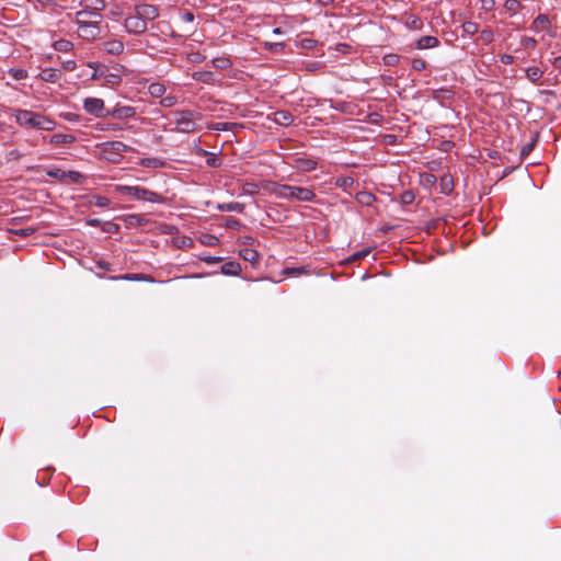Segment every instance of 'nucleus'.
<instances>
[{"instance_id": "de8ad7c7", "label": "nucleus", "mask_w": 561, "mask_h": 561, "mask_svg": "<svg viewBox=\"0 0 561 561\" xmlns=\"http://www.w3.org/2000/svg\"><path fill=\"white\" fill-rule=\"evenodd\" d=\"M462 30L469 35H473L478 32V24L474 22L467 21L462 24Z\"/></svg>"}, {"instance_id": "423d86ee", "label": "nucleus", "mask_w": 561, "mask_h": 561, "mask_svg": "<svg viewBox=\"0 0 561 561\" xmlns=\"http://www.w3.org/2000/svg\"><path fill=\"white\" fill-rule=\"evenodd\" d=\"M100 23L99 21H93V23L77 24L79 36L85 41H94L101 34Z\"/></svg>"}, {"instance_id": "c85d7f7f", "label": "nucleus", "mask_w": 561, "mask_h": 561, "mask_svg": "<svg viewBox=\"0 0 561 561\" xmlns=\"http://www.w3.org/2000/svg\"><path fill=\"white\" fill-rule=\"evenodd\" d=\"M538 138H539L538 133L534 134L531 141L522 147L520 153H519L522 160L526 159L529 156V153L534 150V148L538 141Z\"/></svg>"}, {"instance_id": "4d7b16f0", "label": "nucleus", "mask_w": 561, "mask_h": 561, "mask_svg": "<svg viewBox=\"0 0 561 561\" xmlns=\"http://www.w3.org/2000/svg\"><path fill=\"white\" fill-rule=\"evenodd\" d=\"M35 232L34 228H21L16 230H12V233L20 236V237H28Z\"/></svg>"}, {"instance_id": "a211bd4d", "label": "nucleus", "mask_w": 561, "mask_h": 561, "mask_svg": "<svg viewBox=\"0 0 561 561\" xmlns=\"http://www.w3.org/2000/svg\"><path fill=\"white\" fill-rule=\"evenodd\" d=\"M61 76L60 70L55 68H45L41 71L39 77L46 82H56Z\"/></svg>"}, {"instance_id": "c9c22d12", "label": "nucleus", "mask_w": 561, "mask_h": 561, "mask_svg": "<svg viewBox=\"0 0 561 561\" xmlns=\"http://www.w3.org/2000/svg\"><path fill=\"white\" fill-rule=\"evenodd\" d=\"M8 73L14 79V80H23L27 78V71L22 68H11L8 70Z\"/></svg>"}, {"instance_id": "69168bd1", "label": "nucleus", "mask_w": 561, "mask_h": 561, "mask_svg": "<svg viewBox=\"0 0 561 561\" xmlns=\"http://www.w3.org/2000/svg\"><path fill=\"white\" fill-rule=\"evenodd\" d=\"M65 118L69 122H73L79 119V115L75 113H67L65 114Z\"/></svg>"}, {"instance_id": "37998d69", "label": "nucleus", "mask_w": 561, "mask_h": 561, "mask_svg": "<svg viewBox=\"0 0 561 561\" xmlns=\"http://www.w3.org/2000/svg\"><path fill=\"white\" fill-rule=\"evenodd\" d=\"M90 203L98 207L103 208V207H107L110 205L111 201L105 196L96 195V196H93V201H91Z\"/></svg>"}, {"instance_id": "7ed1b4c3", "label": "nucleus", "mask_w": 561, "mask_h": 561, "mask_svg": "<svg viewBox=\"0 0 561 561\" xmlns=\"http://www.w3.org/2000/svg\"><path fill=\"white\" fill-rule=\"evenodd\" d=\"M195 113L191 110H185L176 113L175 119V130L179 133H193L196 129V124L194 123Z\"/></svg>"}, {"instance_id": "79ce46f5", "label": "nucleus", "mask_w": 561, "mask_h": 561, "mask_svg": "<svg viewBox=\"0 0 561 561\" xmlns=\"http://www.w3.org/2000/svg\"><path fill=\"white\" fill-rule=\"evenodd\" d=\"M415 199V194L412 191H404L400 195V202L402 205H411Z\"/></svg>"}, {"instance_id": "f3484780", "label": "nucleus", "mask_w": 561, "mask_h": 561, "mask_svg": "<svg viewBox=\"0 0 561 561\" xmlns=\"http://www.w3.org/2000/svg\"><path fill=\"white\" fill-rule=\"evenodd\" d=\"M440 193L449 195L454 191V179L450 174H444L439 179Z\"/></svg>"}, {"instance_id": "72a5a7b5", "label": "nucleus", "mask_w": 561, "mask_h": 561, "mask_svg": "<svg viewBox=\"0 0 561 561\" xmlns=\"http://www.w3.org/2000/svg\"><path fill=\"white\" fill-rule=\"evenodd\" d=\"M542 73L543 72L539 68H537V67H529L526 70L527 78L531 82H537L542 77Z\"/></svg>"}, {"instance_id": "6ab92c4d", "label": "nucleus", "mask_w": 561, "mask_h": 561, "mask_svg": "<svg viewBox=\"0 0 561 561\" xmlns=\"http://www.w3.org/2000/svg\"><path fill=\"white\" fill-rule=\"evenodd\" d=\"M76 141V137L70 134H54L50 137V144L53 145H71Z\"/></svg>"}, {"instance_id": "0e129e2a", "label": "nucleus", "mask_w": 561, "mask_h": 561, "mask_svg": "<svg viewBox=\"0 0 561 561\" xmlns=\"http://www.w3.org/2000/svg\"><path fill=\"white\" fill-rule=\"evenodd\" d=\"M96 264H98V267H100L101 270H104V271L111 270V264L106 261H99Z\"/></svg>"}, {"instance_id": "473e14b6", "label": "nucleus", "mask_w": 561, "mask_h": 561, "mask_svg": "<svg viewBox=\"0 0 561 561\" xmlns=\"http://www.w3.org/2000/svg\"><path fill=\"white\" fill-rule=\"evenodd\" d=\"M55 122L41 114V119L37 129L39 130H53L55 128Z\"/></svg>"}, {"instance_id": "2f4dec72", "label": "nucleus", "mask_w": 561, "mask_h": 561, "mask_svg": "<svg viewBox=\"0 0 561 561\" xmlns=\"http://www.w3.org/2000/svg\"><path fill=\"white\" fill-rule=\"evenodd\" d=\"M148 91L153 98H161L165 93V87L162 83L153 82L149 85Z\"/></svg>"}, {"instance_id": "3c124183", "label": "nucleus", "mask_w": 561, "mask_h": 561, "mask_svg": "<svg viewBox=\"0 0 561 561\" xmlns=\"http://www.w3.org/2000/svg\"><path fill=\"white\" fill-rule=\"evenodd\" d=\"M504 7L508 12H516L520 8V2L518 0H506Z\"/></svg>"}, {"instance_id": "774afa93", "label": "nucleus", "mask_w": 561, "mask_h": 561, "mask_svg": "<svg viewBox=\"0 0 561 561\" xmlns=\"http://www.w3.org/2000/svg\"><path fill=\"white\" fill-rule=\"evenodd\" d=\"M552 65L554 68L561 69V56L556 57L552 60Z\"/></svg>"}, {"instance_id": "603ef678", "label": "nucleus", "mask_w": 561, "mask_h": 561, "mask_svg": "<svg viewBox=\"0 0 561 561\" xmlns=\"http://www.w3.org/2000/svg\"><path fill=\"white\" fill-rule=\"evenodd\" d=\"M176 102H178V100L174 95H167V96L162 98V100L160 101V104L164 107H171V106L175 105Z\"/></svg>"}, {"instance_id": "58836bf2", "label": "nucleus", "mask_w": 561, "mask_h": 561, "mask_svg": "<svg viewBox=\"0 0 561 561\" xmlns=\"http://www.w3.org/2000/svg\"><path fill=\"white\" fill-rule=\"evenodd\" d=\"M354 182H355L354 179L351 176H341V178L336 179L335 185L337 187H342V188L346 190V188L353 186Z\"/></svg>"}, {"instance_id": "680f3d73", "label": "nucleus", "mask_w": 561, "mask_h": 561, "mask_svg": "<svg viewBox=\"0 0 561 561\" xmlns=\"http://www.w3.org/2000/svg\"><path fill=\"white\" fill-rule=\"evenodd\" d=\"M85 222H87V225L92 226V227H101L102 228V225H103L102 220L99 218H89V219H87Z\"/></svg>"}, {"instance_id": "13d9d810", "label": "nucleus", "mask_w": 561, "mask_h": 561, "mask_svg": "<svg viewBox=\"0 0 561 561\" xmlns=\"http://www.w3.org/2000/svg\"><path fill=\"white\" fill-rule=\"evenodd\" d=\"M71 46H72V44L68 41H58L55 44V48L57 50H64V51H67Z\"/></svg>"}, {"instance_id": "c756f323", "label": "nucleus", "mask_w": 561, "mask_h": 561, "mask_svg": "<svg viewBox=\"0 0 561 561\" xmlns=\"http://www.w3.org/2000/svg\"><path fill=\"white\" fill-rule=\"evenodd\" d=\"M309 266H299V267H285L283 271L284 275L287 276H300L302 274H309Z\"/></svg>"}, {"instance_id": "ea45409f", "label": "nucleus", "mask_w": 561, "mask_h": 561, "mask_svg": "<svg viewBox=\"0 0 561 561\" xmlns=\"http://www.w3.org/2000/svg\"><path fill=\"white\" fill-rule=\"evenodd\" d=\"M407 25L412 30H421L423 26V22L419 16L410 15L407 20Z\"/></svg>"}, {"instance_id": "39448f33", "label": "nucleus", "mask_w": 561, "mask_h": 561, "mask_svg": "<svg viewBox=\"0 0 561 561\" xmlns=\"http://www.w3.org/2000/svg\"><path fill=\"white\" fill-rule=\"evenodd\" d=\"M15 119L21 126L37 129L41 114L28 111V110H16Z\"/></svg>"}, {"instance_id": "ddd939ff", "label": "nucleus", "mask_w": 561, "mask_h": 561, "mask_svg": "<svg viewBox=\"0 0 561 561\" xmlns=\"http://www.w3.org/2000/svg\"><path fill=\"white\" fill-rule=\"evenodd\" d=\"M102 45H103V49L107 54L115 55V56L122 54L124 50V44L122 41H118V39L106 41Z\"/></svg>"}, {"instance_id": "4c0bfd02", "label": "nucleus", "mask_w": 561, "mask_h": 561, "mask_svg": "<svg viewBox=\"0 0 561 561\" xmlns=\"http://www.w3.org/2000/svg\"><path fill=\"white\" fill-rule=\"evenodd\" d=\"M211 64L217 69H227L230 67L231 62L228 58L225 57H218L211 60Z\"/></svg>"}, {"instance_id": "2eb2a0df", "label": "nucleus", "mask_w": 561, "mask_h": 561, "mask_svg": "<svg viewBox=\"0 0 561 561\" xmlns=\"http://www.w3.org/2000/svg\"><path fill=\"white\" fill-rule=\"evenodd\" d=\"M438 45H439L438 38L435 37V36H431V35L422 36L416 42V48L417 49L433 48V47H436Z\"/></svg>"}, {"instance_id": "e2e57ef3", "label": "nucleus", "mask_w": 561, "mask_h": 561, "mask_svg": "<svg viewBox=\"0 0 561 561\" xmlns=\"http://www.w3.org/2000/svg\"><path fill=\"white\" fill-rule=\"evenodd\" d=\"M62 65L67 71H73L77 67V64L75 60H67Z\"/></svg>"}, {"instance_id": "864d4df0", "label": "nucleus", "mask_w": 561, "mask_h": 561, "mask_svg": "<svg viewBox=\"0 0 561 561\" xmlns=\"http://www.w3.org/2000/svg\"><path fill=\"white\" fill-rule=\"evenodd\" d=\"M522 45L525 49H534L537 46V41L533 37L522 38Z\"/></svg>"}, {"instance_id": "20e7f679", "label": "nucleus", "mask_w": 561, "mask_h": 561, "mask_svg": "<svg viewBox=\"0 0 561 561\" xmlns=\"http://www.w3.org/2000/svg\"><path fill=\"white\" fill-rule=\"evenodd\" d=\"M83 108L85 112L96 117H105L110 114V111L104 106V101L99 98H87L83 101Z\"/></svg>"}, {"instance_id": "aec40b11", "label": "nucleus", "mask_w": 561, "mask_h": 561, "mask_svg": "<svg viewBox=\"0 0 561 561\" xmlns=\"http://www.w3.org/2000/svg\"><path fill=\"white\" fill-rule=\"evenodd\" d=\"M296 168L302 172H310L317 168V162L312 159L299 158L296 160Z\"/></svg>"}, {"instance_id": "9b49d317", "label": "nucleus", "mask_w": 561, "mask_h": 561, "mask_svg": "<svg viewBox=\"0 0 561 561\" xmlns=\"http://www.w3.org/2000/svg\"><path fill=\"white\" fill-rule=\"evenodd\" d=\"M136 115V108L133 106H116L110 111L108 116L116 119H126Z\"/></svg>"}, {"instance_id": "cd10ccee", "label": "nucleus", "mask_w": 561, "mask_h": 561, "mask_svg": "<svg viewBox=\"0 0 561 561\" xmlns=\"http://www.w3.org/2000/svg\"><path fill=\"white\" fill-rule=\"evenodd\" d=\"M85 180V175L79 171H66V183L82 184Z\"/></svg>"}, {"instance_id": "1a4fd4ad", "label": "nucleus", "mask_w": 561, "mask_h": 561, "mask_svg": "<svg viewBox=\"0 0 561 561\" xmlns=\"http://www.w3.org/2000/svg\"><path fill=\"white\" fill-rule=\"evenodd\" d=\"M93 21H102V14L93 12L92 10L83 7L82 10L76 13V24L93 23Z\"/></svg>"}, {"instance_id": "49530a36", "label": "nucleus", "mask_w": 561, "mask_h": 561, "mask_svg": "<svg viewBox=\"0 0 561 561\" xmlns=\"http://www.w3.org/2000/svg\"><path fill=\"white\" fill-rule=\"evenodd\" d=\"M399 60H400V56L397 54H387L382 58L385 66H394L399 62Z\"/></svg>"}, {"instance_id": "5fc2aeb1", "label": "nucleus", "mask_w": 561, "mask_h": 561, "mask_svg": "<svg viewBox=\"0 0 561 561\" xmlns=\"http://www.w3.org/2000/svg\"><path fill=\"white\" fill-rule=\"evenodd\" d=\"M318 42L313 38H302L300 45L304 49H312L317 46Z\"/></svg>"}, {"instance_id": "338daca9", "label": "nucleus", "mask_w": 561, "mask_h": 561, "mask_svg": "<svg viewBox=\"0 0 561 561\" xmlns=\"http://www.w3.org/2000/svg\"><path fill=\"white\" fill-rule=\"evenodd\" d=\"M501 60L505 65L512 64L513 62V56H511V55H503L501 57Z\"/></svg>"}, {"instance_id": "bf43d9fd", "label": "nucleus", "mask_w": 561, "mask_h": 561, "mask_svg": "<svg viewBox=\"0 0 561 561\" xmlns=\"http://www.w3.org/2000/svg\"><path fill=\"white\" fill-rule=\"evenodd\" d=\"M202 261H204L207 264H215V263L221 262L222 257H220V256H205V257H202Z\"/></svg>"}, {"instance_id": "4be33fe9", "label": "nucleus", "mask_w": 561, "mask_h": 561, "mask_svg": "<svg viewBox=\"0 0 561 561\" xmlns=\"http://www.w3.org/2000/svg\"><path fill=\"white\" fill-rule=\"evenodd\" d=\"M81 5L92 10L93 12L100 13L106 7L105 0H83Z\"/></svg>"}, {"instance_id": "c03bdc74", "label": "nucleus", "mask_w": 561, "mask_h": 561, "mask_svg": "<svg viewBox=\"0 0 561 561\" xmlns=\"http://www.w3.org/2000/svg\"><path fill=\"white\" fill-rule=\"evenodd\" d=\"M102 230L107 233H117L119 231V225L113 221H105L102 225Z\"/></svg>"}, {"instance_id": "6e6552de", "label": "nucleus", "mask_w": 561, "mask_h": 561, "mask_svg": "<svg viewBox=\"0 0 561 561\" xmlns=\"http://www.w3.org/2000/svg\"><path fill=\"white\" fill-rule=\"evenodd\" d=\"M135 12L140 15L144 22L152 21L159 16L158 7L153 4H139L135 7Z\"/></svg>"}, {"instance_id": "8fccbe9b", "label": "nucleus", "mask_w": 561, "mask_h": 561, "mask_svg": "<svg viewBox=\"0 0 561 561\" xmlns=\"http://www.w3.org/2000/svg\"><path fill=\"white\" fill-rule=\"evenodd\" d=\"M426 61L424 59H421V58H414L412 61H411V67L416 70V71H422L426 68Z\"/></svg>"}, {"instance_id": "393cba45", "label": "nucleus", "mask_w": 561, "mask_h": 561, "mask_svg": "<svg viewBox=\"0 0 561 561\" xmlns=\"http://www.w3.org/2000/svg\"><path fill=\"white\" fill-rule=\"evenodd\" d=\"M202 156L206 157V164L210 168H219L221 165V160L217 157L216 153L208 152L204 149H199Z\"/></svg>"}, {"instance_id": "0eeeda50", "label": "nucleus", "mask_w": 561, "mask_h": 561, "mask_svg": "<svg viewBox=\"0 0 561 561\" xmlns=\"http://www.w3.org/2000/svg\"><path fill=\"white\" fill-rule=\"evenodd\" d=\"M124 25L126 31L133 34H142L147 31V22H144L138 13L127 16Z\"/></svg>"}, {"instance_id": "052dcab7", "label": "nucleus", "mask_w": 561, "mask_h": 561, "mask_svg": "<svg viewBox=\"0 0 561 561\" xmlns=\"http://www.w3.org/2000/svg\"><path fill=\"white\" fill-rule=\"evenodd\" d=\"M181 18H182V20H183L184 22H187V23L193 22V21H194V19H195V16H194L193 12H191V11H184V12L182 13Z\"/></svg>"}, {"instance_id": "a878e982", "label": "nucleus", "mask_w": 561, "mask_h": 561, "mask_svg": "<svg viewBox=\"0 0 561 561\" xmlns=\"http://www.w3.org/2000/svg\"><path fill=\"white\" fill-rule=\"evenodd\" d=\"M244 204H241V203H237V202H231V203H225V204H220L218 206V209L221 210V211H236V213H243L244 211Z\"/></svg>"}, {"instance_id": "9d476101", "label": "nucleus", "mask_w": 561, "mask_h": 561, "mask_svg": "<svg viewBox=\"0 0 561 561\" xmlns=\"http://www.w3.org/2000/svg\"><path fill=\"white\" fill-rule=\"evenodd\" d=\"M127 150L128 146L118 140L106 141L103 144V152L105 154L121 156L123 152H126Z\"/></svg>"}, {"instance_id": "f257e3e1", "label": "nucleus", "mask_w": 561, "mask_h": 561, "mask_svg": "<svg viewBox=\"0 0 561 561\" xmlns=\"http://www.w3.org/2000/svg\"><path fill=\"white\" fill-rule=\"evenodd\" d=\"M273 193L279 198H293L299 202H312L316 198V194L312 190L288 184L276 185Z\"/></svg>"}, {"instance_id": "f03ea898", "label": "nucleus", "mask_w": 561, "mask_h": 561, "mask_svg": "<svg viewBox=\"0 0 561 561\" xmlns=\"http://www.w3.org/2000/svg\"><path fill=\"white\" fill-rule=\"evenodd\" d=\"M117 190L122 194L133 196L139 201H148L151 203H163L165 201L162 195L140 186L123 185L118 186Z\"/></svg>"}, {"instance_id": "a18cd8bd", "label": "nucleus", "mask_w": 561, "mask_h": 561, "mask_svg": "<svg viewBox=\"0 0 561 561\" xmlns=\"http://www.w3.org/2000/svg\"><path fill=\"white\" fill-rule=\"evenodd\" d=\"M141 165L147 168H159L163 165V162L157 158H146L141 160Z\"/></svg>"}, {"instance_id": "f8f14e48", "label": "nucleus", "mask_w": 561, "mask_h": 561, "mask_svg": "<svg viewBox=\"0 0 561 561\" xmlns=\"http://www.w3.org/2000/svg\"><path fill=\"white\" fill-rule=\"evenodd\" d=\"M294 119L295 117L289 111L280 110L273 113V121L280 126H290Z\"/></svg>"}, {"instance_id": "f704fd0d", "label": "nucleus", "mask_w": 561, "mask_h": 561, "mask_svg": "<svg viewBox=\"0 0 561 561\" xmlns=\"http://www.w3.org/2000/svg\"><path fill=\"white\" fill-rule=\"evenodd\" d=\"M262 45L266 50L272 51V53H280L285 48L284 43L264 42Z\"/></svg>"}, {"instance_id": "7c9ffc66", "label": "nucleus", "mask_w": 561, "mask_h": 561, "mask_svg": "<svg viewBox=\"0 0 561 561\" xmlns=\"http://www.w3.org/2000/svg\"><path fill=\"white\" fill-rule=\"evenodd\" d=\"M550 24L549 18L546 14H539L533 22V27L536 31L546 30Z\"/></svg>"}, {"instance_id": "b1692460", "label": "nucleus", "mask_w": 561, "mask_h": 561, "mask_svg": "<svg viewBox=\"0 0 561 561\" xmlns=\"http://www.w3.org/2000/svg\"><path fill=\"white\" fill-rule=\"evenodd\" d=\"M239 254L240 256L244 260V261H248L250 262L251 264H255L259 260V253L257 251L253 250V249H250V248H244V249H241L239 251Z\"/></svg>"}, {"instance_id": "412c9836", "label": "nucleus", "mask_w": 561, "mask_h": 561, "mask_svg": "<svg viewBox=\"0 0 561 561\" xmlns=\"http://www.w3.org/2000/svg\"><path fill=\"white\" fill-rule=\"evenodd\" d=\"M193 79L203 83H213L215 75L210 70L195 71L192 75Z\"/></svg>"}, {"instance_id": "6e6d98bb", "label": "nucleus", "mask_w": 561, "mask_h": 561, "mask_svg": "<svg viewBox=\"0 0 561 561\" xmlns=\"http://www.w3.org/2000/svg\"><path fill=\"white\" fill-rule=\"evenodd\" d=\"M226 227L229 229L238 230L241 227V222L234 217H228L226 219Z\"/></svg>"}, {"instance_id": "bb28decb", "label": "nucleus", "mask_w": 561, "mask_h": 561, "mask_svg": "<svg viewBox=\"0 0 561 561\" xmlns=\"http://www.w3.org/2000/svg\"><path fill=\"white\" fill-rule=\"evenodd\" d=\"M356 199L362 205L370 206L376 201V196L370 192L362 191L356 194Z\"/></svg>"}, {"instance_id": "5701e85b", "label": "nucleus", "mask_w": 561, "mask_h": 561, "mask_svg": "<svg viewBox=\"0 0 561 561\" xmlns=\"http://www.w3.org/2000/svg\"><path fill=\"white\" fill-rule=\"evenodd\" d=\"M124 221L127 227H139V226H144L147 224L146 218L141 217L140 215H136V214L127 215L124 218Z\"/></svg>"}, {"instance_id": "e433bc0d", "label": "nucleus", "mask_w": 561, "mask_h": 561, "mask_svg": "<svg viewBox=\"0 0 561 561\" xmlns=\"http://www.w3.org/2000/svg\"><path fill=\"white\" fill-rule=\"evenodd\" d=\"M47 175L54 179H58L61 183H66V171L61 169H49Z\"/></svg>"}, {"instance_id": "09e8293b", "label": "nucleus", "mask_w": 561, "mask_h": 561, "mask_svg": "<svg viewBox=\"0 0 561 561\" xmlns=\"http://www.w3.org/2000/svg\"><path fill=\"white\" fill-rule=\"evenodd\" d=\"M242 191L244 194L255 195L259 193V186L255 183H244L242 186Z\"/></svg>"}, {"instance_id": "4468645a", "label": "nucleus", "mask_w": 561, "mask_h": 561, "mask_svg": "<svg viewBox=\"0 0 561 561\" xmlns=\"http://www.w3.org/2000/svg\"><path fill=\"white\" fill-rule=\"evenodd\" d=\"M241 265L237 261H228L220 267V272L229 276H237L241 273Z\"/></svg>"}, {"instance_id": "dca6fc26", "label": "nucleus", "mask_w": 561, "mask_h": 561, "mask_svg": "<svg viewBox=\"0 0 561 561\" xmlns=\"http://www.w3.org/2000/svg\"><path fill=\"white\" fill-rule=\"evenodd\" d=\"M113 280L124 279V280H144V282H150L153 283L154 279L147 274H124L119 276H111L110 277Z\"/></svg>"}, {"instance_id": "a19ab883", "label": "nucleus", "mask_w": 561, "mask_h": 561, "mask_svg": "<svg viewBox=\"0 0 561 561\" xmlns=\"http://www.w3.org/2000/svg\"><path fill=\"white\" fill-rule=\"evenodd\" d=\"M369 253H370V248L362 249L360 251H357V252L353 253V254L347 259V261H348V262H355V261L363 260V259H364V257H366Z\"/></svg>"}]
</instances>
